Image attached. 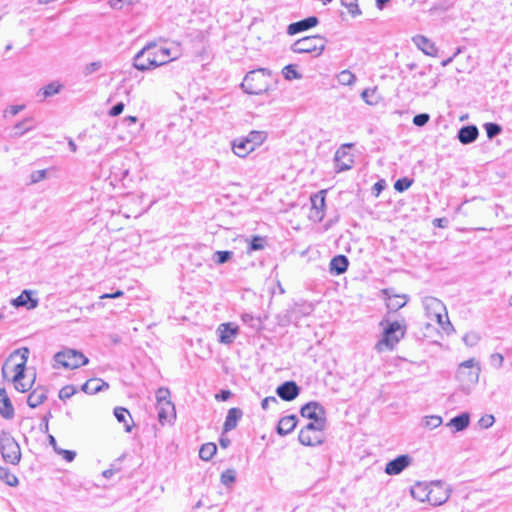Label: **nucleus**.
<instances>
[{"mask_svg":"<svg viewBox=\"0 0 512 512\" xmlns=\"http://www.w3.org/2000/svg\"><path fill=\"white\" fill-rule=\"evenodd\" d=\"M269 75L265 68L249 71L241 83V88L247 94L260 95L268 90Z\"/></svg>","mask_w":512,"mask_h":512,"instance_id":"nucleus-1","label":"nucleus"},{"mask_svg":"<svg viewBox=\"0 0 512 512\" xmlns=\"http://www.w3.org/2000/svg\"><path fill=\"white\" fill-rule=\"evenodd\" d=\"M0 452L4 462L11 465L19 464L22 456L20 445L10 432L5 430L0 432Z\"/></svg>","mask_w":512,"mask_h":512,"instance_id":"nucleus-2","label":"nucleus"},{"mask_svg":"<svg viewBox=\"0 0 512 512\" xmlns=\"http://www.w3.org/2000/svg\"><path fill=\"white\" fill-rule=\"evenodd\" d=\"M54 368L77 369L88 364V358L80 351L65 348L54 355Z\"/></svg>","mask_w":512,"mask_h":512,"instance_id":"nucleus-3","label":"nucleus"},{"mask_svg":"<svg viewBox=\"0 0 512 512\" xmlns=\"http://www.w3.org/2000/svg\"><path fill=\"white\" fill-rule=\"evenodd\" d=\"M145 46H153L147 53L148 64H152L154 68L176 60L180 55L177 47H159L155 41L149 42Z\"/></svg>","mask_w":512,"mask_h":512,"instance_id":"nucleus-4","label":"nucleus"},{"mask_svg":"<svg viewBox=\"0 0 512 512\" xmlns=\"http://www.w3.org/2000/svg\"><path fill=\"white\" fill-rule=\"evenodd\" d=\"M325 46L326 40L324 37L313 35L295 41L291 46V50L294 53H315V56H319L324 51Z\"/></svg>","mask_w":512,"mask_h":512,"instance_id":"nucleus-5","label":"nucleus"},{"mask_svg":"<svg viewBox=\"0 0 512 512\" xmlns=\"http://www.w3.org/2000/svg\"><path fill=\"white\" fill-rule=\"evenodd\" d=\"M406 327L398 321L389 323L383 332V338L376 344V348L382 351V347L392 350L395 345L404 337Z\"/></svg>","mask_w":512,"mask_h":512,"instance_id":"nucleus-6","label":"nucleus"},{"mask_svg":"<svg viewBox=\"0 0 512 512\" xmlns=\"http://www.w3.org/2000/svg\"><path fill=\"white\" fill-rule=\"evenodd\" d=\"M480 375V367L476 365L474 359L462 362L456 373L457 379L461 383L474 385L478 382Z\"/></svg>","mask_w":512,"mask_h":512,"instance_id":"nucleus-7","label":"nucleus"},{"mask_svg":"<svg viewBox=\"0 0 512 512\" xmlns=\"http://www.w3.org/2000/svg\"><path fill=\"white\" fill-rule=\"evenodd\" d=\"M452 489L449 485L441 480L430 482V488L428 490L429 500L431 505L439 506L447 502L450 497Z\"/></svg>","mask_w":512,"mask_h":512,"instance_id":"nucleus-8","label":"nucleus"},{"mask_svg":"<svg viewBox=\"0 0 512 512\" xmlns=\"http://www.w3.org/2000/svg\"><path fill=\"white\" fill-rule=\"evenodd\" d=\"M28 355H29V349L26 348V347L22 348V349L15 350L8 357V359L6 360L5 364L3 365V367H2V374L4 376H6V370L8 368L9 363L12 362L15 357L20 356L21 361L19 363H15V365L13 367V371H14L15 374H14L12 380H17L18 378H24V376H25L24 372H25V367H26V363H27V360H28Z\"/></svg>","mask_w":512,"mask_h":512,"instance_id":"nucleus-9","label":"nucleus"},{"mask_svg":"<svg viewBox=\"0 0 512 512\" xmlns=\"http://www.w3.org/2000/svg\"><path fill=\"white\" fill-rule=\"evenodd\" d=\"M216 332L218 334V341L221 344L230 345L239 334V328L231 322L222 323L218 326Z\"/></svg>","mask_w":512,"mask_h":512,"instance_id":"nucleus-10","label":"nucleus"},{"mask_svg":"<svg viewBox=\"0 0 512 512\" xmlns=\"http://www.w3.org/2000/svg\"><path fill=\"white\" fill-rule=\"evenodd\" d=\"M325 194H326V190H321V191L313 194L310 197L311 206H312L310 218L317 220V221L323 220L324 215H325L324 214Z\"/></svg>","mask_w":512,"mask_h":512,"instance_id":"nucleus-11","label":"nucleus"},{"mask_svg":"<svg viewBox=\"0 0 512 512\" xmlns=\"http://www.w3.org/2000/svg\"><path fill=\"white\" fill-rule=\"evenodd\" d=\"M411 462L412 458L409 455H400L386 464L385 473L388 475H398L405 470Z\"/></svg>","mask_w":512,"mask_h":512,"instance_id":"nucleus-12","label":"nucleus"},{"mask_svg":"<svg viewBox=\"0 0 512 512\" xmlns=\"http://www.w3.org/2000/svg\"><path fill=\"white\" fill-rule=\"evenodd\" d=\"M313 309L314 307L311 303H295L289 310H287L288 321L296 323L302 317L310 315L313 312Z\"/></svg>","mask_w":512,"mask_h":512,"instance_id":"nucleus-13","label":"nucleus"},{"mask_svg":"<svg viewBox=\"0 0 512 512\" xmlns=\"http://www.w3.org/2000/svg\"><path fill=\"white\" fill-rule=\"evenodd\" d=\"M300 413H301L302 417H305L312 421L316 420V419H326L324 407L316 401H311V402L306 403L301 408Z\"/></svg>","mask_w":512,"mask_h":512,"instance_id":"nucleus-14","label":"nucleus"},{"mask_svg":"<svg viewBox=\"0 0 512 512\" xmlns=\"http://www.w3.org/2000/svg\"><path fill=\"white\" fill-rule=\"evenodd\" d=\"M276 393L282 400L292 401L299 395L300 388L294 381H286L277 387Z\"/></svg>","mask_w":512,"mask_h":512,"instance_id":"nucleus-15","label":"nucleus"},{"mask_svg":"<svg viewBox=\"0 0 512 512\" xmlns=\"http://www.w3.org/2000/svg\"><path fill=\"white\" fill-rule=\"evenodd\" d=\"M319 20L316 16H310L297 22H293L288 25L287 33L289 35H295L300 32L306 31L310 28L315 27Z\"/></svg>","mask_w":512,"mask_h":512,"instance_id":"nucleus-16","label":"nucleus"},{"mask_svg":"<svg viewBox=\"0 0 512 512\" xmlns=\"http://www.w3.org/2000/svg\"><path fill=\"white\" fill-rule=\"evenodd\" d=\"M479 136V130L475 125H466L461 127L457 133V139L460 143L467 145L471 144Z\"/></svg>","mask_w":512,"mask_h":512,"instance_id":"nucleus-17","label":"nucleus"},{"mask_svg":"<svg viewBox=\"0 0 512 512\" xmlns=\"http://www.w3.org/2000/svg\"><path fill=\"white\" fill-rule=\"evenodd\" d=\"M423 306L429 318H433L446 309L442 301L432 296H427L423 299Z\"/></svg>","mask_w":512,"mask_h":512,"instance_id":"nucleus-18","label":"nucleus"},{"mask_svg":"<svg viewBox=\"0 0 512 512\" xmlns=\"http://www.w3.org/2000/svg\"><path fill=\"white\" fill-rule=\"evenodd\" d=\"M0 415L7 420L14 417V407L4 388L0 387Z\"/></svg>","mask_w":512,"mask_h":512,"instance_id":"nucleus-19","label":"nucleus"},{"mask_svg":"<svg viewBox=\"0 0 512 512\" xmlns=\"http://www.w3.org/2000/svg\"><path fill=\"white\" fill-rule=\"evenodd\" d=\"M414 44L426 55L435 56L437 48L435 44L423 35H416L413 37Z\"/></svg>","mask_w":512,"mask_h":512,"instance_id":"nucleus-20","label":"nucleus"},{"mask_svg":"<svg viewBox=\"0 0 512 512\" xmlns=\"http://www.w3.org/2000/svg\"><path fill=\"white\" fill-rule=\"evenodd\" d=\"M152 46H144L134 57L133 66L140 71L150 70L152 64H148V53Z\"/></svg>","mask_w":512,"mask_h":512,"instance_id":"nucleus-21","label":"nucleus"},{"mask_svg":"<svg viewBox=\"0 0 512 512\" xmlns=\"http://www.w3.org/2000/svg\"><path fill=\"white\" fill-rule=\"evenodd\" d=\"M232 149L235 155L241 158L246 157L254 151L245 136L234 139L232 142Z\"/></svg>","mask_w":512,"mask_h":512,"instance_id":"nucleus-22","label":"nucleus"},{"mask_svg":"<svg viewBox=\"0 0 512 512\" xmlns=\"http://www.w3.org/2000/svg\"><path fill=\"white\" fill-rule=\"evenodd\" d=\"M242 416L243 411L240 408L234 407L229 409L223 425V431L228 432L235 429Z\"/></svg>","mask_w":512,"mask_h":512,"instance_id":"nucleus-23","label":"nucleus"},{"mask_svg":"<svg viewBox=\"0 0 512 512\" xmlns=\"http://www.w3.org/2000/svg\"><path fill=\"white\" fill-rule=\"evenodd\" d=\"M349 265L348 258L345 255L334 256L329 264L330 273L334 275L343 274Z\"/></svg>","mask_w":512,"mask_h":512,"instance_id":"nucleus-24","label":"nucleus"},{"mask_svg":"<svg viewBox=\"0 0 512 512\" xmlns=\"http://www.w3.org/2000/svg\"><path fill=\"white\" fill-rule=\"evenodd\" d=\"M109 384L102 379L99 378H92L87 380L82 385V391H84L87 394H96L102 390L108 389Z\"/></svg>","mask_w":512,"mask_h":512,"instance_id":"nucleus-25","label":"nucleus"},{"mask_svg":"<svg viewBox=\"0 0 512 512\" xmlns=\"http://www.w3.org/2000/svg\"><path fill=\"white\" fill-rule=\"evenodd\" d=\"M12 304L15 307H26L27 309H33L38 305V300L32 298L31 291L24 290L17 298L12 300Z\"/></svg>","mask_w":512,"mask_h":512,"instance_id":"nucleus-26","label":"nucleus"},{"mask_svg":"<svg viewBox=\"0 0 512 512\" xmlns=\"http://www.w3.org/2000/svg\"><path fill=\"white\" fill-rule=\"evenodd\" d=\"M429 488H430V483H427V482H417L410 489L411 496L414 499H416V500H418L420 502H424V501L428 502V500H429V494H428Z\"/></svg>","mask_w":512,"mask_h":512,"instance_id":"nucleus-27","label":"nucleus"},{"mask_svg":"<svg viewBox=\"0 0 512 512\" xmlns=\"http://www.w3.org/2000/svg\"><path fill=\"white\" fill-rule=\"evenodd\" d=\"M297 425V417L295 415H289L282 417L277 426V433L285 436L291 433Z\"/></svg>","mask_w":512,"mask_h":512,"instance_id":"nucleus-28","label":"nucleus"},{"mask_svg":"<svg viewBox=\"0 0 512 512\" xmlns=\"http://www.w3.org/2000/svg\"><path fill=\"white\" fill-rule=\"evenodd\" d=\"M470 424V415L468 413H461L453 417L446 425L454 428L455 432L465 430Z\"/></svg>","mask_w":512,"mask_h":512,"instance_id":"nucleus-29","label":"nucleus"},{"mask_svg":"<svg viewBox=\"0 0 512 512\" xmlns=\"http://www.w3.org/2000/svg\"><path fill=\"white\" fill-rule=\"evenodd\" d=\"M298 439L301 444L305 446H317L322 444L323 436L316 435L308 432V430H301L298 436Z\"/></svg>","mask_w":512,"mask_h":512,"instance_id":"nucleus-30","label":"nucleus"},{"mask_svg":"<svg viewBox=\"0 0 512 512\" xmlns=\"http://www.w3.org/2000/svg\"><path fill=\"white\" fill-rule=\"evenodd\" d=\"M253 150L261 146L267 139L266 131L252 130L245 136Z\"/></svg>","mask_w":512,"mask_h":512,"instance_id":"nucleus-31","label":"nucleus"},{"mask_svg":"<svg viewBox=\"0 0 512 512\" xmlns=\"http://www.w3.org/2000/svg\"><path fill=\"white\" fill-rule=\"evenodd\" d=\"M158 418L161 423L168 421L169 418L175 417V407L172 402H163L157 404Z\"/></svg>","mask_w":512,"mask_h":512,"instance_id":"nucleus-32","label":"nucleus"},{"mask_svg":"<svg viewBox=\"0 0 512 512\" xmlns=\"http://www.w3.org/2000/svg\"><path fill=\"white\" fill-rule=\"evenodd\" d=\"M47 399V394L44 390L36 389L31 392L27 398V404L31 408H36Z\"/></svg>","mask_w":512,"mask_h":512,"instance_id":"nucleus-33","label":"nucleus"},{"mask_svg":"<svg viewBox=\"0 0 512 512\" xmlns=\"http://www.w3.org/2000/svg\"><path fill=\"white\" fill-rule=\"evenodd\" d=\"M114 415H115L116 419L118 420V422L124 424L125 431L130 432L131 426L129 424V419L131 420L132 418H131L129 411L123 407H116L114 409Z\"/></svg>","mask_w":512,"mask_h":512,"instance_id":"nucleus-34","label":"nucleus"},{"mask_svg":"<svg viewBox=\"0 0 512 512\" xmlns=\"http://www.w3.org/2000/svg\"><path fill=\"white\" fill-rule=\"evenodd\" d=\"M62 88V85L56 81H53L46 86H44L42 89L39 90L38 95L42 96V100L54 96L60 92Z\"/></svg>","mask_w":512,"mask_h":512,"instance_id":"nucleus-35","label":"nucleus"},{"mask_svg":"<svg viewBox=\"0 0 512 512\" xmlns=\"http://www.w3.org/2000/svg\"><path fill=\"white\" fill-rule=\"evenodd\" d=\"M0 480L10 487H16L19 480L8 468L0 466Z\"/></svg>","mask_w":512,"mask_h":512,"instance_id":"nucleus-36","label":"nucleus"},{"mask_svg":"<svg viewBox=\"0 0 512 512\" xmlns=\"http://www.w3.org/2000/svg\"><path fill=\"white\" fill-rule=\"evenodd\" d=\"M217 446L214 443H205L199 450V457L204 461H209L215 455Z\"/></svg>","mask_w":512,"mask_h":512,"instance_id":"nucleus-37","label":"nucleus"},{"mask_svg":"<svg viewBox=\"0 0 512 512\" xmlns=\"http://www.w3.org/2000/svg\"><path fill=\"white\" fill-rule=\"evenodd\" d=\"M407 303V298L405 295H394L388 298L387 308L392 311H397L400 308L404 307Z\"/></svg>","mask_w":512,"mask_h":512,"instance_id":"nucleus-38","label":"nucleus"},{"mask_svg":"<svg viewBox=\"0 0 512 512\" xmlns=\"http://www.w3.org/2000/svg\"><path fill=\"white\" fill-rule=\"evenodd\" d=\"M326 419H316L312 422L308 423L304 428L301 430H308V432L316 434V435H322V431L325 428Z\"/></svg>","mask_w":512,"mask_h":512,"instance_id":"nucleus-39","label":"nucleus"},{"mask_svg":"<svg viewBox=\"0 0 512 512\" xmlns=\"http://www.w3.org/2000/svg\"><path fill=\"white\" fill-rule=\"evenodd\" d=\"M432 319H435L439 326L446 332L453 330L452 324L449 321L447 310L435 315Z\"/></svg>","mask_w":512,"mask_h":512,"instance_id":"nucleus-40","label":"nucleus"},{"mask_svg":"<svg viewBox=\"0 0 512 512\" xmlns=\"http://www.w3.org/2000/svg\"><path fill=\"white\" fill-rule=\"evenodd\" d=\"M265 245H266L265 237L255 235L250 240L249 247H248V253H250L252 251L263 250L265 248Z\"/></svg>","mask_w":512,"mask_h":512,"instance_id":"nucleus-41","label":"nucleus"},{"mask_svg":"<svg viewBox=\"0 0 512 512\" xmlns=\"http://www.w3.org/2000/svg\"><path fill=\"white\" fill-rule=\"evenodd\" d=\"M337 80L341 85H352L356 81V76L349 70H343L337 75Z\"/></svg>","mask_w":512,"mask_h":512,"instance_id":"nucleus-42","label":"nucleus"},{"mask_svg":"<svg viewBox=\"0 0 512 512\" xmlns=\"http://www.w3.org/2000/svg\"><path fill=\"white\" fill-rule=\"evenodd\" d=\"M487 137L493 139L502 132V127L497 123L488 122L484 124Z\"/></svg>","mask_w":512,"mask_h":512,"instance_id":"nucleus-43","label":"nucleus"},{"mask_svg":"<svg viewBox=\"0 0 512 512\" xmlns=\"http://www.w3.org/2000/svg\"><path fill=\"white\" fill-rule=\"evenodd\" d=\"M282 74L286 80L300 79L302 77L296 70L295 65L292 64L286 65L282 70Z\"/></svg>","mask_w":512,"mask_h":512,"instance_id":"nucleus-44","label":"nucleus"},{"mask_svg":"<svg viewBox=\"0 0 512 512\" xmlns=\"http://www.w3.org/2000/svg\"><path fill=\"white\" fill-rule=\"evenodd\" d=\"M413 184V179H410L408 177H402V178H399L398 180H396V182L394 183V189L397 191V192H404L406 191L407 189H409Z\"/></svg>","mask_w":512,"mask_h":512,"instance_id":"nucleus-45","label":"nucleus"},{"mask_svg":"<svg viewBox=\"0 0 512 512\" xmlns=\"http://www.w3.org/2000/svg\"><path fill=\"white\" fill-rule=\"evenodd\" d=\"M32 121L31 118H27L25 119L24 121L22 122H19L17 123L15 126H14V136L15 137H21L22 135H24L26 132L30 131L33 129V126H28L26 127L25 124L27 122H30Z\"/></svg>","mask_w":512,"mask_h":512,"instance_id":"nucleus-46","label":"nucleus"},{"mask_svg":"<svg viewBox=\"0 0 512 512\" xmlns=\"http://www.w3.org/2000/svg\"><path fill=\"white\" fill-rule=\"evenodd\" d=\"M233 256L232 251H216L213 255V260L217 264H224L228 262Z\"/></svg>","mask_w":512,"mask_h":512,"instance_id":"nucleus-47","label":"nucleus"},{"mask_svg":"<svg viewBox=\"0 0 512 512\" xmlns=\"http://www.w3.org/2000/svg\"><path fill=\"white\" fill-rule=\"evenodd\" d=\"M442 424V417L438 415H431L424 417V425L429 429H434Z\"/></svg>","mask_w":512,"mask_h":512,"instance_id":"nucleus-48","label":"nucleus"},{"mask_svg":"<svg viewBox=\"0 0 512 512\" xmlns=\"http://www.w3.org/2000/svg\"><path fill=\"white\" fill-rule=\"evenodd\" d=\"M341 155H346L345 152H341L340 150H338L335 154V162H336V167L338 169V171H346V170H349L351 168V163H352V160H349L350 163H345V162H341Z\"/></svg>","mask_w":512,"mask_h":512,"instance_id":"nucleus-49","label":"nucleus"},{"mask_svg":"<svg viewBox=\"0 0 512 512\" xmlns=\"http://www.w3.org/2000/svg\"><path fill=\"white\" fill-rule=\"evenodd\" d=\"M479 341L480 335L476 332H469L463 336V342L469 347L477 345Z\"/></svg>","mask_w":512,"mask_h":512,"instance_id":"nucleus-50","label":"nucleus"},{"mask_svg":"<svg viewBox=\"0 0 512 512\" xmlns=\"http://www.w3.org/2000/svg\"><path fill=\"white\" fill-rule=\"evenodd\" d=\"M102 68V62L101 61H94L91 63H88L83 68V74L84 76H89L97 71H99Z\"/></svg>","mask_w":512,"mask_h":512,"instance_id":"nucleus-51","label":"nucleus"},{"mask_svg":"<svg viewBox=\"0 0 512 512\" xmlns=\"http://www.w3.org/2000/svg\"><path fill=\"white\" fill-rule=\"evenodd\" d=\"M376 89H365L361 93L362 99L369 105H373L377 103V99H375Z\"/></svg>","mask_w":512,"mask_h":512,"instance_id":"nucleus-52","label":"nucleus"},{"mask_svg":"<svg viewBox=\"0 0 512 512\" xmlns=\"http://www.w3.org/2000/svg\"><path fill=\"white\" fill-rule=\"evenodd\" d=\"M235 480L236 474L235 471L232 469H228L221 474V482L226 486L234 483Z\"/></svg>","mask_w":512,"mask_h":512,"instance_id":"nucleus-53","label":"nucleus"},{"mask_svg":"<svg viewBox=\"0 0 512 512\" xmlns=\"http://www.w3.org/2000/svg\"><path fill=\"white\" fill-rule=\"evenodd\" d=\"M169 397L170 391L167 388L161 387L156 391L157 404H163V402H171Z\"/></svg>","mask_w":512,"mask_h":512,"instance_id":"nucleus-54","label":"nucleus"},{"mask_svg":"<svg viewBox=\"0 0 512 512\" xmlns=\"http://www.w3.org/2000/svg\"><path fill=\"white\" fill-rule=\"evenodd\" d=\"M76 393V388L73 385H66L59 391V398L66 400L71 398Z\"/></svg>","mask_w":512,"mask_h":512,"instance_id":"nucleus-55","label":"nucleus"},{"mask_svg":"<svg viewBox=\"0 0 512 512\" xmlns=\"http://www.w3.org/2000/svg\"><path fill=\"white\" fill-rule=\"evenodd\" d=\"M430 116L427 113H420L413 117V124L418 127H422L428 123Z\"/></svg>","mask_w":512,"mask_h":512,"instance_id":"nucleus-56","label":"nucleus"},{"mask_svg":"<svg viewBox=\"0 0 512 512\" xmlns=\"http://www.w3.org/2000/svg\"><path fill=\"white\" fill-rule=\"evenodd\" d=\"M56 453L59 455H62V457L67 462H72L76 457V452L72 451V450H66V449L60 448V449H56Z\"/></svg>","mask_w":512,"mask_h":512,"instance_id":"nucleus-57","label":"nucleus"},{"mask_svg":"<svg viewBox=\"0 0 512 512\" xmlns=\"http://www.w3.org/2000/svg\"><path fill=\"white\" fill-rule=\"evenodd\" d=\"M23 379L24 378H18L17 380H12L15 389L19 392H26L31 388V384L23 382Z\"/></svg>","mask_w":512,"mask_h":512,"instance_id":"nucleus-58","label":"nucleus"},{"mask_svg":"<svg viewBox=\"0 0 512 512\" xmlns=\"http://www.w3.org/2000/svg\"><path fill=\"white\" fill-rule=\"evenodd\" d=\"M47 171L46 170H36L31 173L30 180L31 183H38L46 178Z\"/></svg>","mask_w":512,"mask_h":512,"instance_id":"nucleus-59","label":"nucleus"},{"mask_svg":"<svg viewBox=\"0 0 512 512\" xmlns=\"http://www.w3.org/2000/svg\"><path fill=\"white\" fill-rule=\"evenodd\" d=\"M342 5L346 6L348 12L353 16L356 17L361 14V10L358 7L357 3L351 2L349 4L344 3L342 0Z\"/></svg>","mask_w":512,"mask_h":512,"instance_id":"nucleus-60","label":"nucleus"},{"mask_svg":"<svg viewBox=\"0 0 512 512\" xmlns=\"http://www.w3.org/2000/svg\"><path fill=\"white\" fill-rule=\"evenodd\" d=\"M124 110V103L118 102L109 111V115L112 117L120 115Z\"/></svg>","mask_w":512,"mask_h":512,"instance_id":"nucleus-61","label":"nucleus"},{"mask_svg":"<svg viewBox=\"0 0 512 512\" xmlns=\"http://www.w3.org/2000/svg\"><path fill=\"white\" fill-rule=\"evenodd\" d=\"M270 403H278V400L274 396L266 397L261 402V407L264 410H267L269 408Z\"/></svg>","mask_w":512,"mask_h":512,"instance_id":"nucleus-62","label":"nucleus"},{"mask_svg":"<svg viewBox=\"0 0 512 512\" xmlns=\"http://www.w3.org/2000/svg\"><path fill=\"white\" fill-rule=\"evenodd\" d=\"M231 397L230 390H221L218 394H216L215 398L218 401H226Z\"/></svg>","mask_w":512,"mask_h":512,"instance_id":"nucleus-63","label":"nucleus"},{"mask_svg":"<svg viewBox=\"0 0 512 512\" xmlns=\"http://www.w3.org/2000/svg\"><path fill=\"white\" fill-rule=\"evenodd\" d=\"M493 423H494V417L492 415L482 417L480 420V424L485 428L490 427Z\"/></svg>","mask_w":512,"mask_h":512,"instance_id":"nucleus-64","label":"nucleus"}]
</instances>
